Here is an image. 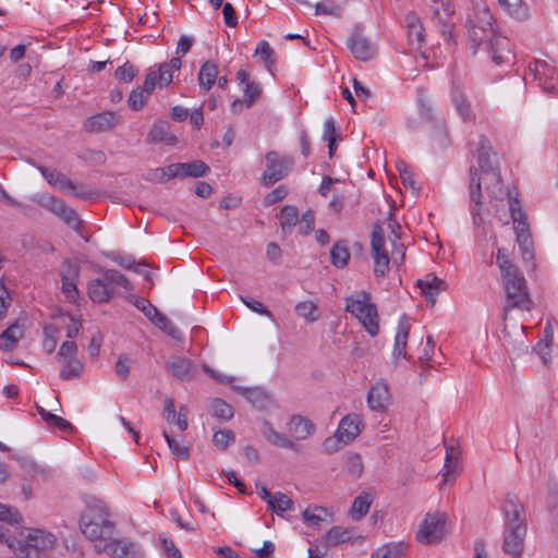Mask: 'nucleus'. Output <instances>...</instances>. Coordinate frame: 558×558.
Listing matches in <instances>:
<instances>
[{
  "instance_id": "19",
  "label": "nucleus",
  "mask_w": 558,
  "mask_h": 558,
  "mask_svg": "<svg viewBox=\"0 0 558 558\" xmlns=\"http://www.w3.org/2000/svg\"><path fill=\"white\" fill-rule=\"evenodd\" d=\"M287 429L294 439L304 440L314 433L315 425L310 418L293 414L287 422Z\"/></svg>"
},
{
  "instance_id": "49",
  "label": "nucleus",
  "mask_w": 558,
  "mask_h": 558,
  "mask_svg": "<svg viewBox=\"0 0 558 558\" xmlns=\"http://www.w3.org/2000/svg\"><path fill=\"white\" fill-rule=\"evenodd\" d=\"M83 364L80 361H70L62 363L60 377L64 380L80 378L83 373Z\"/></svg>"
},
{
  "instance_id": "4",
  "label": "nucleus",
  "mask_w": 558,
  "mask_h": 558,
  "mask_svg": "<svg viewBox=\"0 0 558 558\" xmlns=\"http://www.w3.org/2000/svg\"><path fill=\"white\" fill-rule=\"evenodd\" d=\"M507 295V303L504 307V319L511 308L531 311L533 302L530 299L525 278L521 272L508 274V278L502 279Z\"/></svg>"
},
{
  "instance_id": "6",
  "label": "nucleus",
  "mask_w": 558,
  "mask_h": 558,
  "mask_svg": "<svg viewBox=\"0 0 558 558\" xmlns=\"http://www.w3.org/2000/svg\"><path fill=\"white\" fill-rule=\"evenodd\" d=\"M266 169L262 174V184L269 187L286 178L294 160L290 156H280L276 150L268 151L265 156Z\"/></svg>"
},
{
  "instance_id": "64",
  "label": "nucleus",
  "mask_w": 558,
  "mask_h": 558,
  "mask_svg": "<svg viewBox=\"0 0 558 558\" xmlns=\"http://www.w3.org/2000/svg\"><path fill=\"white\" fill-rule=\"evenodd\" d=\"M145 102H146V96L141 90V88H136L131 92L129 99H128V104L132 110H134V111L141 110L145 106Z\"/></svg>"
},
{
  "instance_id": "23",
  "label": "nucleus",
  "mask_w": 558,
  "mask_h": 558,
  "mask_svg": "<svg viewBox=\"0 0 558 558\" xmlns=\"http://www.w3.org/2000/svg\"><path fill=\"white\" fill-rule=\"evenodd\" d=\"M146 142L148 144L165 143L166 145H175L178 138L175 135L169 133V123L166 121L156 122L149 133L147 134Z\"/></svg>"
},
{
  "instance_id": "61",
  "label": "nucleus",
  "mask_w": 558,
  "mask_h": 558,
  "mask_svg": "<svg viewBox=\"0 0 558 558\" xmlns=\"http://www.w3.org/2000/svg\"><path fill=\"white\" fill-rule=\"evenodd\" d=\"M322 513H326V509L323 507H316L314 511L307 508L303 511L302 517L305 523L317 526L323 521Z\"/></svg>"
},
{
  "instance_id": "48",
  "label": "nucleus",
  "mask_w": 558,
  "mask_h": 558,
  "mask_svg": "<svg viewBox=\"0 0 558 558\" xmlns=\"http://www.w3.org/2000/svg\"><path fill=\"white\" fill-rule=\"evenodd\" d=\"M315 14L340 17L342 15V8L333 0H326L315 4Z\"/></svg>"
},
{
  "instance_id": "26",
  "label": "nucleus",
  "mask_w": 558,
  "mask_h": 558,
  "mask_svg": "<svg viewBox=\"0 0 558 558\" xmlns=\"http://www.w3.org/2000/svg\"><path fill=\"white\" fill-rule=\"evenodd\" d=\"M263 434L266 437V439L274 446L291 449L293 451H299L300 449V445L287 438L284 435L276 432L268 421L264 422Z\"/></svg>"
},
{
  "instance_id": "39",
  "label": "nucleus",
  "mask_w": 558,
  "mask_h": 558,
  "mask_svg": "<svg viewBox=\"0 0 558 558\" xmlns=\"http://www.w3.org/2000/svg\"><path fill=\"white\" fill-rule=\"evenodd\" d=\"M268 509L281 515L286 511L293 509V501L286 494L278 492L268 500Z\"/></svg>"
},
{
  "instance_id": "28",
  "label": "nucleus",
  "mask_w": 558,
  "mask_h": 558,
  "mask_svg": "<svg viewBox=\"0 0 558 558\" xmlns=\"http://www.w3.org/2000/svg\"><path fill=\"white\" fill-rule=\"evenodd\" d=\"M410 332V325L408 323L407 317H402L399 322L398 331L395 338V348H393V356L403 359H408V354L405 351L408 337Z\"/></svg>"
},
{
  "instance_id": "32",
  "label": "nucleus",
  "mask_w": 558,
  "mask_h": 558,
  "mask_svg": "<svg viewBox=\"0 0 558 558\" xmlns=\"http://www.w3.org/2000/svg\"><path fill=\"white\" fill-rule=\"evenodd\" d=\"M533 81L537 82L542 88L550 94H558V73L557 72H530Z\"/></svg>"
},
{
  "instance_id": "62",
  "label": "nucleus",
  "mask_w": 558,
  "mask_h": 558,
  "mask_svg": "<svg viewBox=\"0 0 558 558\" xmlns=\"http://www.w3.org/2000/svg\"><path fill=\"white\" fill-rule=\"evenodd\" d=\"M453 102L461 117L464 120H469L471 118L470 105L465 101L464 96L461 93H458L457 89L453 90Z\"/></svg>"
},
{
  "instance_id": "33",
  "label": "nucleus",
  "mask_w": 558,
  "mask_h": 558,
  "mask_svg": "<svg viewBox=\"0 0 558 558\" xmlns=\"http://www.w3.org/2000/svg\"><path fill=\"white\" fill-rule=\"evenodd\" d=\"M453 13L450 4L441 2V8L435 7L433 9L434 19L441 25L442 35H451V28L453 24L450 21V16Z\"/></svg>"
},
{
  "instance_id": "3",
  "label": "nucleus",
  "mask_w": 558,
  "mask_h": 558,
  "mask_svg": "<svg viewBox=\"0 0 558 558\" xmlns=\"http://www.w3.org/2000/svg\"><path fill=\"white\" fill-rule=\"evenodd\" d=\"M101 277L88 282L87 293L94 303H107L119 293V289L132 291L133 284L116 269H100Z\"/></svg>"
},
{
  "instance_id": "35",
  "label": "nucleus",
  "mask_w": 558,
  "mask_h": 558,
  "mask_svg": "<svg viewBox=\"0 0 558 558\" xmlns=\"http://www.w3.org/2000/svg\"><path fill=\"white\" fill-rule=\"evenodd\" d=\"M22 514L20 511L11 506L0 504V522L8 523L10 525H17L22 522ZM5 539L4 532L0 525V541Z\"/></svg>"
},
{
  "instance_id": "15",
  "label": "nucleus",
  "mask_w": 558,
  "mask_h": 558,
  "mask_svg": "<svg viewBox=\"0 0 558 558\" xmlns=\"http://www.w3.org/2000/svg\"><path fill=\"white\" fill-rule=\"evenodd\" d=\"M416 284L432 307L436 304V296L448 288L447 282L435 274H427L424 278L418 279Z\"/></svg>"
},
{
  "instance_id": "37",
  "label": "nucleus",
  "mask_w": 558,
  "mask_h": 558,
  "mask_svg": "<svg viewBox=\"0 0 558 558\" xmlns=\"http://www.w3.org/2000/svg\"><path fill=\"white\" fill-rule=\"evenodd\" d=\"M247 401H250L254 407L263 408L265 407L268 396L264 389L255 387V388H244L236 387L235 388Z\"/></svg>"
},
{
  "instance_id": "13",
  "label": "nucleus",
  "mask_w": 558,
  "mask_h": 558,
  "mask_svg": "<svg viewBox=\"0 0 558 558\" xmlns=\"http://www.w3.org/2000/svg\"><path fill=\"white\" fill-rule=\"evenodd\" d=\"M527 530L525 529H504L502 550L512 558H521Z\"/></svg>"
},
{
  "instance_id": "57",
  "label": "nucleus",
  "mask_w": 558,
  "mask_h": 558,
  "mask_svg": "<svg viewBox=\"0 0 558 558\" xmlns=\"http://www.w3.org/2000/svg\"><path fill=\"white\" fill-rule=\"evenodd\" d=\"M59 218L63 220V222L73 230H78L82 223L77 213L68 205L64 208V210L60 214Z\"/></svg>"
},
{
  "instance_id": "17",
  "label": "nucleus",
  "mask_w": 558,
  "mask_h": 558,
  "mask_svg": "<svg viewBox=\"0 0 558 558\" xmlns=\"http://www.w3.org/2000/svg\"><path fill=\"white\" fill-rule=\"evenodd\" d=\"M390 403V393L388 385L378 381L369 389L367 393V404L372 411L385 412Z\"/></svg>"
},
{
  "instance_id": "56",
  "label": "nucleus",
  "mask_w": 558,
  "mask_h": 558,
  "mask_svg": "<svg viewBox=\"0 0 558 558\" xmlns=\"http://www.w3.org/2000/svg\"><path fill=\"white\" fill-rule=\"evenodd\" d=\"M92 70H102L107 65L114 70H133L129 61L120 62L119 59H108L106 61L92 62Z\"/></svg>"
},
{
  "instance_id": "42",
  "label": "nucleus",
  "mask_w": 558,
  "mask_h": 558,
  "mask_svg": "<svg viewBox=\"0 0 558 558\" xmlns=\"http://www.w3.org/2000/svg\"><path fill=\"white\" fill-rule=\"evenodd\" d=\"M499 4L511 16L523 20L527 16V8L522 0H498Z\"/></svg>"
},
{
  "instance_id": "16",
  "label": "nucleus",
  "mask_w": 558,
  "mask_h": 558,
  "mask_svg": "<svg viewBox=\"0 0 558 558\" xmlns=\"http://www.w3.org/2000/svg\"><path fill=\"white\" fill-rule=\"evenodd\" d=\"M166 368L173 377L182 381L193 379L196 373L193 362L183 356L171 357L166 363Z\"/></svg>"
},
{
  "instance_id": "8",
  "label": "nucleus",
  "mask_w": 558,
  "mask_h": 558,
  "mask_svg": "<svg viewBox=\"0 0 558 558\" xmlns=\"http://www.w3.org/2000/svg\"><path fill=\"white\" fill-rule=\"evenodd\" d=\"M501 512L504 517V529L527 530L525 508L514 493H508L505 496Z\"/></svg>"
},
{
  "instance_id": "51",
  "label": "nucleus",
  "mask_w": 558,
  "mask_h": 558,
  "mask_svg": "<svg viewBox=\"0 0 558 558\" xmlns=\"http://www.w3.org/2000/svg\"><path fill=\"white\" fill-rule=\"evenodd\" d=\"M59 327L52 324L44 327V348L48 353H52L57 347Z\"/></svg>"
},
{
  "instance_id": "54",
  "label": "nucleus",
  "mask_w": 558,
  "mask_h": 558,
  "mask_svg": "<svg viewBox=\"0 0 558 558\" xmlns=\"http://www.w3.org/2000/svg\"><path fill=\"white\" fill-rule=\"evenodd\" d=\"M497 264L501 270L502 279L508 278V274L517 275L520 272L517 266H514L509 257L500 250L497 254Z\"/></svg>"
},
{
  "instance_id": "10",
  "label": "nucleus",
  "mask_w": 558,
  "mask_h": 558,
  "mask_svg": "<svg viewBox=\"0 0 558 558\" xmlns=\"http://www.w3.org/2000/svg\"><path fill=\"white\" fill-rule=\"evenodd\" d=\"M497 154L494 150L489 140L482 135L478 142V156L477 162L484 173H492L498 191L501 190L502 178L498 168Z\"/></svg>"
},
{
  "instance_id": "22",
  "label": "nucleus",
  "mask_w": 558,
  "mask_h": 558,
  "mask_svg": "<svg viewBox=\"0 0 558 558\" xmlns=\"http://www.w3.org/2000/svg\"><path fill=\"white\" fill-rule=\"evenodd\" d=\"M517 233V242L519 244L522 258L525 262H532L534 259L533 253V240L529 231V225L526 221H521L514 227Z\"/></svg>"
},
{
  "instance_id": "30",
  "label": "nucleus",
  "mask_w": 558,
  "mask_h": 558,
  "mask_svg": "<svg viewBox=\"0 0 558 558\" xmlns=\"http://www.w3.org/2000/svg\"><path fill=\"white\" fill-rule=\"evenodd\" d=\"M350 259L349 244L347 240L337 241L330 251V262L337 268H343Z\"/></svg>"
},
{
  "instance_id": "1",
  "label": "nucleus",
  "mask_w": 558,
  "mask_h": 558,
  "mask_svg": "<svg viewBox=\"0 0 558 558\" xmlns=\"http://www.w3.org/2000/svg\"><path fill=\"white\" fill-rule=\"evenodd\" d=\"M83 534L96 545L111 539L117 534L116 523L110 519L107 506L96 500L87 505L80 520Z\"/></svg>"
},
{
  "instance_id": "44",
  "label": "nucleus",
  "mask_w": 558,
  "mask_h": 558,
  "mask_svg": "<svg viewBox=\"0 0 558 558\" xmlns=\"http://www.w3.org/2000/svg\"><path fill=\"white\" fill-rule=\"evenodd\" d=\"M351 537L352 534L348 529L342 526H333L326 534V544L329 546H336L350 541Z\"/></svg>"
},
{
  "instance_id": "9",
  "label": "nucleus",
  "mask_w": 558,
  "mask_h": 558,
  "mask_svg": "<svg viewBox=\"0 0 558 558\" xmlns=\"http://www.w3.org/2000/svg\"><path fill=\"white\" fill-rule=\"evenodd\" d=\"M384 245V230L381 225L376 222L371 234V250L374 259V274L378 278H384L389 270L390 259Z\"/></svg>"
},
{
  "instance_id": "47",
  "label": "nucleus",
  "mask_w": 558,
  "mask_h": 558,
  "mask_svg": "<svg viewBox=\"0 0 558 558\" xmlns=\"http://www.w3.org/2000/svg\"><path fill=\"white\" fill-rule=\"evenodd\" d=\"M295 312L299 316L305 318L307 322H315L319 318L318 308L312 301L300 302L295 306Z\"/></svg>"
},
{
  "instance_id": "45",
  "label": "nucleus",
  "mask_w": 558,
  "mask_h": 558,
  "mask_svg": "<svg viewBox=\"0 0 558 558\" xmlns=\"http://www.w3.org/2000/svg\"><path fill=\"white\" fill-rule=\"evenodd\" d=\"M254 56L258 57L263 61L264 66L268 70L275 65V51L265 40H262L257 45Z\"/></svg>"
},
{
  "instance_id": "43",
  "label": "nucleus",
  "mask_w": 558,
  "mask_h": 558,
  "mask_svg": "<svg viewBox=\"0 0 558 558\" xmlns=\"http://www.w3.org/2000/svg\"><path fill=\"white\" fill-rule=\"evenodd\" d=\"M209 413L217 418L228 421L233 416V409L230 404L217 398L210 402Z\"/></svg>"
},
{
  "instance_id": "41",
  "label": "nucleus",
  "mask_w": 558,
  "mask_h": 558,
  "mask_svg": "<svg viewBox=\"0 0 558 558\" xmlns=\"http://www.w3.org/2000/svg\"><path fill=\"white\" fill-rule=\"evenodd\" d=\"M35 201L40 206H43L46 209L50 210L51 213H53L58 217L60 216V214L66 207V204L62 199H60V198H58V197H56L53 195H50V194H41V195L37 196L35 198Z\"/></svg>"
},
{
  "instance_id": "50",
  "label": "nucleus",
  "mask_w": 558,
  "mask_h": 558,
  "mask_svg": "<svg viewBox=\"0 0 558 558\" xmlns=\"http://www.w3.org/2000/svg\"><path fill=\"white\" fill-rule=\"evenodd\" d=\"M129 302L140 310L149 320L157 315L158 310L146 299L131 294L128 298Z\"/></svg>"
},
{
  "instance_id": "18",
  "label": "nucleus",
  "mask_w": 558,
  "mask_h": 558,
  "mask_svg": "<svg viewBox=\"0 0 558 558\" xmlns=\"http://www.w3.org/2000/svg\"><path fill=\"white\" fill-rule=\"evenodd\" d=\"M362 420L360 415L352 413L345 415L339 423L337 435L344 445L353 441L361 433Z\"/></svg>"
},
{
  "instance_id": "55",
  "label": "nucleus",
  "mask_w": 558,
  "mask_h": 558,
  "mask_svg": "<svg viewBox=\"0 0 558 558\" xmlns=\"http://www.w3.org/2000/svg\"><path fill=\"white\" fill-rule=\"evenodd\" d=\"M553 339V335H546L545 339L541 340L534 348L535 352L542 359L545 365H547L550 361V344Z\"/></svg>"
},
{
  "instance_id": "60",
  "label": "nucleus",
  "mask_w": 558,
  "mask_h": 558,
  "mask_svg": "<svg viewBox=\"0 0 558 558\" xmlns=\"http://www.w3.org/2000/svg\"><path fill=\"white\" fill-rule=\"evenodd\" d=\"M347 466L348 472L351 475L360 477L363 472V462L361 456L359 453H349L347 456Z\"/></svg>"
},
{
  "instance_id": "11",
  "label": "nucleus",
  "mask_w": 558,
  "mask_h": 558,
  "mask_svg": "<svg viewBox=\"0 0 558 558\" xmlns=\"http://www.w3.org/2000/svg\"><path fill=\"white\" fill-rule=\"evenodd\" d=\"M97 553H106L112 558H142L134 543L121 539L116 535L105 543L96 545Z\"/></svg>"
},
{
  "instance_id": "5",
  "label": "nucleus",
  "mask_w": 558,
  "mask_h": 558,
  "mask_svg": "<svg viewBox=\"0 0 558 558\" xmlns=\"http://www.w3.org/2000/svg\"><path fill=\"white\" fill-rule=\"evenodd\" d=\"M363 300L347 299L345 310L355 315L371 336L379 331L377 308L368 302L369 295L363 293Z\"/></svg>"
},
{
  "instance_id": "12",
  "label": "nucleus",
  "mask_w": 558,
  "mask_h": 558,
  "mask_svg": "<svg viewBox=\"0 0 558 558\" xmlns=\"http://www.w3.org/2000/svg\"><path fill=\"white\" fill-rule=\"evenodd\" d=\"M38 170L49 184L57 186L61 191H70L74 196L83 199L89 198L93 195L92 192L86 191L83 186L77 187L72 180L60 171L48 169L45 166H38Z\"/></svg>"
},
{
  "instance_id": "63",
  "label": "nucleus",
  "mask_w": 558,
  "mask_h": 558,
  "mask_svg": "<svg viewBox=\"0 0 558 558\" xmlns=\"http://www.w3.org/2000/svg\"><path fill=\"white\" fill-rule=\"evenodd\" d=\"M315 227V214L312 209L306 210L300 219V233L307 235Z\"/></svg>"
},
{
  "instance_id": "25",
  "label": "nucleus",
  "mask_w": 558,
  "mask_h": 558,
  "mask_svg": "<svg viewBox=\"0 0 558 558\" xmlns=\"http://www.w3.org/2000/svg\"><path fill=\"white\" fill-rule=\"evenodd\" d=\"M352 54L359 60H369L374 56V49L368 40L361 34H354L348 43Z\"/></svg>"
},
{
  "instance_id": "34",
  "label": "nucleus",
  "mask_w": 558,
  "mask_h": 558,
  "mask_svg": "<svg viewBox=\"0 0 558 558\" xmlns=\"http://www.w3.org/2000/svg\"><path fill=\"white\" fill-rule=\"evenodd\" d=\"M181 179L205 177L209 171V167L202 160L191 162H181Z\"/></svg>"
},
{
  "instance_id": "2",
  "label": "nucleus",
  "mask_w": 558,
  "mask_h": 558,
  "mask_svg": "<svg viewBox=\"0 0 558 558\" xmlns=\"http://www.w3.org/2000/svg\"><path fill=\"white\" fill-rule=\"evenodd\" d=\"M56 536L40 529H23L19 537L8 536L5 543L13 554H24L26 558H41L56 545Z\"/></svg>"
},
{
  "instance_id": "59",
  "label": "nucleus",
  "mask_w": 558,
  "mask_h": 558,
  "mask_svg": "<svg viewBox=\"0 0 558 558\" xmlns=\"http://www.w3.org/2000/svg\"><path fill=\"white\" fill-rule=\"evenodd\" d=\"M80 275V267L72 263L70 259H65L60 267L61 279L65 280H77Z\"/></svg>"
},
{
  "instance_id": "7",
  "label": "nucleus",
  "mask_w": 558,
  "mask_h": 558,
  "mask_svg": "<svg viewBox=\"0 0 558 558\" xmlns=\"http://www.w3.org/2000/svg\"><path fill=\"white\" fill-rule=\"evenodd\" d=\"M446 521L444 512L427 513L416 533V539L427 545L440 542L445 536Z\"/></svg>"
},
{
  "instance_id": "31",
  "label": "nucleus",
  "mask_w": 558,
  "mask_h": 558,
  "mask_svg": "<svg viewBox=\"0 0 558 558\" xmlns=\"http://www.w3.org/2000/svg\"><path fill=\"white\" fill-rule=\"evenodd\" d=\"M236 78L241 84H245L244 102L247 107L259 97L262 89L257 83L250 82V72H236Z\"/></svg>"
},
{
  "instance_id": "24",
  "label": "nucleus",
  "mask_w": 558,
  "mask_h": 558,
  "mask_svg": "<svg viewBox=\"0 0 558 558\" xmlns=\"http://www.w3.org/2000/svg\"><path fill=\"white\" fill-rule=\"evenodd\" d=\"M495 19L493 16V14L490 13V10L488 9V7L486 5H482V7H477L473 14L469 16V19L466 20V24L465 25H470L472 27H480V29L485 28V29H490V31H496V27H495Z\"/></svg>"
},
{
  "instance_id": "38",
  "label": "nucleus",
  "mask_w": 558,
  "mask_h": 558,
  "mask_svg": "<svg viewBox=\"0 0 558 558\" xmlns=\"http://www.w3.org/2000/svg\"><path fill=\"white\" fill-rule=\"evenodd\" d=\"M373 502V496L367 493H363L357 496L351 507V515L354 520H361L369 510Z\"/></svg>"
},
{
  "instance_id": "58",
  "label": "nucleus",
  "mask_w": 558,
  "mask_h": 558,
  "mask_svg": "<svg viewBox=\"0 0 558 558\" xmlns=\"http://www.w3.org/2000/svg\"><path fill=\"white\" fill-rule=\"evenodd\" d=\"M234 433L230 429L218 430L213 436L216 447L226 450L231 441H234Z\"/></svg>"
},
{
  "instance_id": "52",
  "label": "nucleus",
  "mask_w": 558,
  "mask_h": 558,
  "mask_svg": "<svg viewBox=\"0 0 558 558\" xmlns=\"http://www.w3.org/2000/svg\"><path fill=\"white\" fill-rule=\"evenodd\" d=\"M77 354V345L74 341H64L57 354V357L61 363L70 362V361H77L76 360Z\"/></svg>"
},
{
  "instance_id": "20",
  "label": "nucleus",
  "mask_w": 558,
  "mask_h": 558,
  "mask_svg": "<svg viewBox=\"0 0 558 558\" xmlns=\"http://www.w3.org/2000/svg\"><path fill=\"white\" fill-rule=\"evenodd\" d=\"M118 124V118L112 111H105L88 118L84 124L90 133L108 132Z\"/></svg>"
},
{
  "instance_id": "40",
  "label": "nucleus",
  "mask_w": 558,
  "mask_h": 558,
  "mask_svg": "<svg viewBox=\"0 0 558 558\" xmlns=\"http://www.w3.org/2000/svg\"><path fill=\"white\" fill-rule=\"evenodd\" d=\"M37 412L41 416V418L45 421L47 425L50 427H57L61 430H73V426L69 421L65 418L58 416L56 414H52L48 411H46L43 407L37 405Z\"/></svg>"
},
{
  "instance_id": "53",
  "label": "nucleus",
  "mask_w": 558,
  "mask_h": 558,
  "mask_svg": "<svg viewBox=\"0 0 558 558\" xmlns=\"http://www.w3.org/2000/svg\"><path fill=\"white\" fill-rule=\"evenodd\" d=\"M165 439L171 450V452L184 460H187L190 458V449L187 446L182 445L177 439H174L172 436H170L167 432L163 433Z\"/></svg>"
},
{
  "instance_id": "14",
  "label": "nucleus",
  "mask_w": 558,
  "mask_h": 558,
  "mask_svg": "<svg viewBox=\"0 0 558 558\" xmlns=\"http://www.w3.org/2000/svg\"><path fill=\"white\" fill-rule=\"evenodd\" d=\"M470 204H471V214L473 216V221L476 226H480L483 222V218L481 217V206L482 202V190H481V179L478 177V171L475 167L470 168Z\"/></svg>"
},
{
  "instance_id": "27",
  "label": "nucleus",
  "mask_w": 558,
  "mask_h": 558,
  "mask_svg": "<svg viewBox=\"0 0 558 558\" xmlns=\"http://www.w3.org/2000/svg\"><path fill=\"white\" fill-rule=\"evenodd\" d=\"M24 332L17 322L9 326L0 335V349L5 352L13 351L19 343V340L23 337Z\"/></svg>"
},
{
  "instance_id": "21",
  "label": "nucleus",
  "mask_w": 558,
  "mask_h": 558,
  "mask_svg": "<svg viewBox=\"0 0 558 558\" xmlns=\"http://www.w3.org/2000/svg\"><path fill=\"white\" fill-rule=\"evenodd\" d=\"M468 29V39L473 50V53L477 52V49L481 45H486L487 47H494V40L496 39L497 31L485 29L482 27H472L470 25H465Z\"/></svg>"
},
{
  "instance_id": "29",
  "label": "nucleus",
  "mask_w": 558,
  "mask_h": 558,
  "mask_svg": "<svg viewBox=\"0 0 558 558\" xmlns=\"http://www.w3.org/2000/svg\"><path fill=\"white\" fill-rule=\"evenodd\" d=\"M283 234L292 232L299 221V210L293 205H284L278 215Z\"/></svg>"
},
{
  "instance_id": "36",
  "label": "nucleus",
  "mask_w": 558,
  "mask_h": 558,
  "mask_svg": "<svg viewBox=\"0 0 558 558\" xmlns=\"http://www.w3.org/2000/svg\"><path fill=\"white\" fill-rule=\"evenodd\" d=\"M407 546L403 543L387 544L372 554V558H403Z\"/></svg>"
},
{
  "instance_id": "46",
  "label": "nucleus",
  "mask_w": 558,
  "mask_h": 558,
  "mask_svg": "<svg viewBox=\"0 0 558 558\" xmlns=\"http://www.w3.org/2000/svg\"><path fill=\"white\" fill-rule=\"evenodd\" d=\"M397 169L400 174V179L405 187H410L413 194L417 195L420 192V186L416 184L414 180L413 172L408 168L407 163L403 160L397 162Z\"/></svg>"
}]
</instances>
